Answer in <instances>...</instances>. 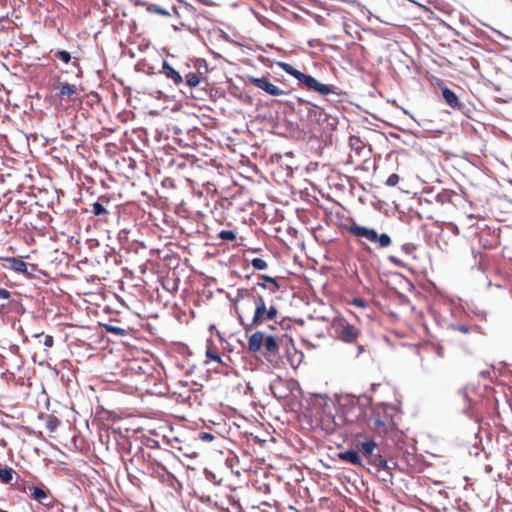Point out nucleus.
<instances>
[{"label":"nucleus","mask_w":512,"mask_h":512,"mask_svg":"<svg viewBox=\"0 0 512 512\" xmlns=\"http://www.w3.org/2000/svg\"><path fill=\"white\" fill-rule=\"evenodd\" d=\"M348 231L358 238H365L372 243H378L379 247L385 248L391 244V237L387 233L378 234L376 229L353 223Z\"/></svg>","instance_id":"f257e3e1"},{"label":"nucleus","mask_w":512,"mask_h":512,"mask_svg":"<svg viewBox=\"0 0 512 512\" xmlns=\"http://www.w3.org/2000/svg\"><path fill=\"white\" fill-rule=\"evenodd\" d=\"M277 315L278 309L275 305H271L270 307H259V310H255L251 323L245 326V331H251L254 327L261 325L266 320H274Z\"/></svg>","instance_id":"f03ea898"},{"label":"nucleus","mask_w":512,"mask_h":512,"mask_svg":"<svg viewBox=\"0 0 512 512\" xmlns=\"http://www.w3.org/2000/svg\"><path fill=\"white\" fill-rule=\"evenodd\" d=\"M311 405L317 409V413L321 415L322 419L328 418L334 420L332 412L333 402L327 395L314 394L311 397Z\"/></svg>","instance_id":"7ed1b4c3"},{"label":"nucleus","mask_w":512,"mask_h":512,"mask_svg":"<svg viewBox=\"0 0 512 512\" xmlns=\"http://www.w3.org/2000/svg\"><path fill=\"white\" fill-rule=\"evenodd\" d=\"M249 82L256 86L257 88L263 90L270 96H280L289 94V91H285L280 89L278 86L274 85L269 81L267 77H249Z\"/></svg>","instance_id":"20e7f679"},{"label":"nucleus","mask_w":512,"mask_h":512,"mask_svg":"<svg viewBox=\"0 0 512 512\" xmlns=\"http://www.w3.org/2000/svg\"><path fill=\"white\" fill-rule=\"evenodd\" d=\"M360 452L363 455L364 463L367 466H370L372 462H375L377 457L381 454L378 444L372 440H366L363 442H359L358 444Z\"/></svg>","instance_id":"39448f33"},{"label":"nucleus","mask_w":512,"mask_h":512,"mask_svg":"<svg viewBox=\"0 0 512 512\" xmlns=\"http://www.w3.org/2000/svg\"><path fill=\"white\" fill-rule=\"evenodd\" d=\"M148 467L151 471V474L161 480L162 482L174 479V475L168 471L165 465H163L160 461L155 458H152L150 454L147 456Z\"/></svg>","instance_id":"423d86ee"},{"label":"nucleus","mask_w":512,"mask_h":512,"mask_svg":"<svg viewBox=\"0 0 512 512\" xmlns=\"http://www.w3.org/2000/svg\"><path fill=\"white\" fill-rule=\"evenodd\" d=\"M269 388L272 395L279 400L286 399L292 392L291 384L281 377L274 379Z\"/></svg>","instance_id":"0eeeda50"},{"label":"nucleus","mask_w":512,"mask_h":512,"mask_svg":"<svg viewBox=\"0 0 512 512\" xmlns=\"http://www.w3.org/2000/svg\"><path fill=\"white\" fill-rule=\"evenodd\" d=\"M360 335V330L354 325L344 322L337 328V338L345 343H354Z\"/></svg>","instance_id":"6e6552de"},{"label":"nucleus","mask_w":512,"mask_h":512,"mask_svg":"<svg viewBox=\"0 0 512 512\" xmlns=\"http://www.w3.org/2000/svg\"><path fill=\"white\" fill-rule=\"evenodd\" d=\"M298 81L304 87L308 88L309 90L315 91L319 94H326L330 92L328 84L320 83L316 78L309 74L301 72Z\"/></svg>","instance_id":"1a4fd4ad"},{"label":"nucleus","mask_w":512,"mask_h":512,"mask_svg":"<svg viewBox=\"0 0 512 512\" xmlns=\"http://www.w3.org/2000/svg\"><path fill=\"white\" fill-rule=\"evenodd\" d=\"M337 458L341 461L351 463L361 468H366L363 458L360 456V452L355 449H347L337 453Z\"/></svg>","instance_id":"9d476101"},{"label":"nucleus","mask_w":512,"mask_h":512,"mask_svg":"<svg viewBox=\"0 0 512 512\" xmlns=\"http://www.w3.org/2000/svg\"><path fill=\"white\" fill-rule=\"evenodd\" d=\"M7 262L9 263L10 268L15 272L31 275L32 272L36 270V266L34 264H28L25 261L15 257L8 258Z\"/></svg>","instance_id":"9b49d317"},{"label":"nucleus","mask_w":512,"mask_h":512,"mask_svg":"<svg viewBox=\"0 0 512 512\" xmlns=\"http://www.w3.org/2000/svg\"><path fill=\"white\" fill-rule=\"evenodd\" d=\"M161 73H163L168 79H171L175 85L184 83V79L181 74L175 70L167 60H163Z\"/></svg>","instance_id":"f8f14e48"},{"label":"nucleus","mask_w":512,"mask_h":512,"mask_svg":"<svg viewBox=\"0 0 512 512\" xmlns=\"http://www.w3.org/2000/svg\"><path fill=\"white\" fill-rule=\"evenodd\" d=\"M441 92L446 104L449 105L451 108L460 110L464 106L459 101L458 96L450 88L444 87Z\"/></svg>","instance_id":"ddd939ff"},{"label":"nucleus","mask_w":512,"mask_h":512,"mask_svg":"<svg viewBox=\"0 0 512 512\" xmlns=\"http://www.w3.org/2000/svg\"><path fill=\"white\" fill-rule=\"evenodd\" d=\"M31 497L42 505L50 504V496L48 490L41 486L30 487Z\"/></svg>","instance_id":"4468645a"},{"label":"nucleus","mask_w":512,"mask_h":512,"mask_svg":"<svg viewBox=\"0 0 512 512\" xmlns=\"http://www.w3.org/2000/svg\"><path fill=\"white\" fill-rule=\"evenodd\" d=\"M264 332L256 331L248 339V349L252 353L259 352L263 346Z\"/></svg>","instance_id":"2eb2a0df"},{"label":"nucleus","mask_w":512,"mask_h":512,"mask_svg":"<svg viewBox=\"0 0 512 512\" xmlns=\"http://www.w3.org/2000/svg\"><path fill=\"white\" fill-rule=\"evenodd\" d=\"M307 116L312 121H316L317 123H320L321 121H324L327 118V115L324 113V110L314 103H312L307 108Z\"/></svg>","instance_id":"dca6fc26"},{"label":"nucleus","mask_w":512,"mask_h":512,"mask_svg":"<svg viewBox=\"0 0 512 512\" xmlns=\"http://www.w3.org/2000/svg\"><path fill=\"white\" fill-rule=\"evenodd\" d=\"M329 90V93L322 95L326 96V100L333 105H337L338 103L342 102L347 96L346 92L337 91L333 85H329Z\"/></svg>","instance_id":"f3484780"},{"label":"nucleus","mask_w":512,"mask_h":512,"mask_svg":"<svg viewBox=\"0 0 512 512\" xmlns=\"http://www.w3.org/2000/svg\"><path fill=\"white\" fill-rule=\"evenodd\" d=\"M370 466L375 468V470L377 472H380V471L385 472L389 478H391L393 476L391 473L392 467L388 465L387 459L384 456H382L381 454L377 457L375 462H372V464Z\"/></svg>","instance_id":"a211bd4d"},{"label":"nucleus","mask_w":512,"mask_h":512,"mask_svg":"<svg viewBox=\"0 0 512 512\" xmlns=\"http://www.w3.org/2000/svg\"><path fill=\"white\" fill-rule=\"evenodd\" d=\"M263 345L265 350L271 355L275 356L277 354L279 345L277 338L273 335L264 336Z\"/></svg>","instance_id":"6ab92c4d"},{"label":"nucleus","mask_w":512,"mask_h":512,"mask_svg":"<svg viewBox=\"0 0 512 512\" xmlns=\"http://www.w3.org/2000/svg\"><path fill=\"white\" fill-rule=\"evenodd\" d=\"M202 80L203 77L201 74L190 72L185 76V86L190 89L197 88L201 84Z\"/></svg>","instance_id":"aec40b11"},{"label":"nucleus","mask_w":512,"mask_h":512,"mask_svg":"<svg viewBox=\"0 0 512 512\" xmlns=\"http://www.w3.org/2000/svg\"><path fill=\"white\" fill-rule=\"evenodd\" d=\"M104 201L108 202V200L105 197H101L98 201H96L92 204L91 212L95 216L101 217L108 213V210L106 209V207L103 204Z\"/></svg>","instance_id":"412c9836"},{"label":"nucleus","mask_w":512,"mask_h":512,"mask_svg":"<svg viewBox=\"0 0 512 512\" xmlns=\"http://www.w3.org/2000/svg\"><path fill=\"white\" fill-rule=\"evenodd\" d=\"M15 475L17 474L11 467L5 466L0 469V481L3 484H11Z\"/></svg>","instance_id":"4be33fe9"},{"label":"nucleus","mask_w":512,"mask_h":512,"mask_svg":"<svg viewBox=\"0 0 512 512\" xmlns=\"http://www.w3.org/2000/svg\"><path fill=\"white\" fill-rule=\"evenodd\" d=\"M102 327L108 333H111V334H114V335H117V336H120V337H125V336H127L129 334L128 329L121 328V327H118V326H115V325H112V324H102Z\"/></svg>","instance_id":"5701e85b"},{"label":"nucleus","mask_w":512,"mask_h":512,"mask_svg":"<svg viewBox=\"0 0 512 512\" xmlns=\"http://www.w3.org/2000/svg\"><path fill=\"white\" fill-rule=\"evenodd\" d=\"M447 330L468 334L471 331V327L466 324L451 322L447 324Z\"/></svg>","instance_id":"b1692460"},{"label":"nucleus","mask_w":512,"mask_h":512,"mask_svg":"<svg viewBox=\"0 0 512 512\" xmlns=\"http://www.w3.org/2000/svg\"><path fill=\"white\" fill-rule=\"evenodd\" d=\"M278 66L285 72L287 73L288 75L290 76H293L295 79L298 80L300 74H301V71H299L298 69L294 68L291 64L289 63H285V62H279L278 63Z\"/></svg>","instance_id":"393cba45"},{"label":"nucleus","mask_w":512,"mask_h":512,"mask_svg":"<svg viewBox=\"0 0 512 512\" xmlns=\"http://www.w3.org/2000/svg\"><path fill=\"white\" fill-rule=\"evenodd\" d=\"M466 309L479 320H486L487 312L476 305L466 304Z\"/></svg>","instance_id":"a878e982"},{"label":"nucleus","mask_w":512,"mask_h":512,"mask_svg":"<svg viewBox=\"0 0 512 512\" xmlns=\"http://www.w3.org/2000/svg\"><path fill=\"white\" fill-rule=\"evenodd\" d=\"M76 93V86L69 83H64L61 85L58 95L62 96H71Z\"/></svg>","instance_id":"bb28decb"},{"label":"nucleus","mask_w":512,"mask_h":512,"mask_svg":"<svg viewBox=\"0 0 512 512\" xmlns=\"http://www.w3.org/2000/svg\"><path fill=\"white\" fill-rule=\"evenodd\" d=\"M147 11L151 12V13L159 14L162 16H170L171 15L167 9L162 8L156 4H149L147 6Z\"/></svg>","instance_id":"cd10ccee"},{"label":"nucleus","mask_w":512,"mask_h":512,"mask_svg":"<svg viewBox=\"0 0 512 512\" xmlns=\"http://www.w3.org/2000/svg\"><path fill=\"white\" fill-rule=\"evenodd\" d=\"M218 238L223 241H234L236 233L233 230H222L218 233Z\"/></svg>","instance_id":"c85d7f7f"},{"label":"nucleus","mask_w":512,"mask_h":512,"mask_svg":"<svg viewBox=\"0 0 512 512\" xmlns=\"http://www.w3.org/2000/svg\"><path fill=\"white\" fill-rule=\"evenodd\" d=\"M248 296H250L255 303V310H259V307H265L266 303L262 295L253 294L252 292H248Z\"/></svg>","instance_id":"c756f323"},{"label":"nucleus","mask_w":512,"mask_h":512,"mask_svg":"<svg viewBox=\"0 0 512 512\" xmlns=\"http://www.w3.org/2000/svg\"><path fill=\"white\" fill-rule=\"evenodd\" d=\"M54 56L64 63H69L72 60L71 54L66 50H57L55 51Z\"/></svg>","instance_id":"7c9ffc66"},{"label":"nucleus","mask_w":512,"mask_h":512,"mask_svg":"<svg viewBox=\"0 0 512 512\" xmlns=\"http://www.w3.org/2000/svg\"><path fill=\"white\" fill-rule=\"evenodd\" d=\"M251 265L256 270H265L268 267L267 262L261 258H253L251 260Z\"/></svg>","instance_id":"2f4dec72"},{"label":"nucleus","mask_w":512,"mask_h":512,"mask_svg":"<svg viewBox=\"0 0 512 512\" xmlns=\"http://www.w3.org/2000/svg\"><path fill=\"white\" fill-rule=\"evenodd\" d=\"M435 200L438 203L444 204L450 200V193L446 190H443L435 196Z\"/></svg>","instance_id":"473e14b6"},{"label":"nucleus","mask_w":512,"mask_h":512,"mask_svg":"<svg viewBox=\"0 0 512 512\" xmlns=\"http://www.w3.org/2000/svg\"><path fill=\"white\" fill-rule=\"evenodd\" d=\"M399 180H400L399 175L396 173H393L387 178L386 185L389 187H394L399 183Z\"/></svg>","instance_id":"72a5a7b5"},{"label":"nucleus","mask_w":512,"mask_h":512,"mask_svg":"<svg viewBox=\"0 0 512 512\" xmlns=\"http://www.w3.org/2000/svg\"><path fill=\"white\" fill-rule=\"evenodd\" d=\"M481 24L489 29H491L495 34H497L500 38L502 39H506V40H510L512 41V37L510 36H507L505 35L504 33H502L500 30H497L496 28L484 23V22H481Z\"/></svg>","instance_id":"f704fd0d"},{"label":"nucleus","mask_w":512,"mask_h":512,"mask_svg":"<svg viewBox=\"0 0 512 512\" xmlns=\"http://www.w3.org/2000/svg\"><path fill=\"white\" fill-rule=\"evenodd\" d=\"M206 357L216 362H222L221 356L218 353L213 352L211 349L206 350Z\"/></svg>","instance_id":"c9c22d12"},{"label":"nucleus","mask_w":512,"mask_h":512,"mask_svg":"<svg viewBox=\"0 0 512 512\" xmlns=\"http://www.w3.org/2000/svg\"><path fill=\"white\" fill-rule=\"evenodd\" d=\"M72 67L76 70V76L78 78L82 77V70L78 62V58L74 57L72 61Z\"/></svg>","instance_id":"e433bc0d"},{"label":"nucleus","mask_w":512,"mask_h":512,"mask_svg":"<svg viewBox=\"0 0 512 512\" xmlns=\"http://www.w3.org/2000/svg\"><path fill=\"white\" fill-rule=\"evenodd\" d=\"M261 278L266 282V283H271L273 284L274 286H276L277 288H279V284H278V280L274 277H271L269 275H261Z\"/></svg>","instance_id":"4c0bfd02"},{"label":"nucleus","mask_w":512,"mask_h":512,"mask_svg":"<svg viewBox=\"0 0 512 512\" xmlns=\"http://www.w3.org/2000/svg\"><path fill=\"white\" fill-rule=\"evenodd\" d=\"M458 396H460L464 401L469 402V394L465 387L458 389L457 391Z\"/></svg>","instance_id":"58836bf2"},{"label":"nucleus","mask_w":512,"mask_h":512,"mask_svg":"<svg viewBox=\"0 0 512 512\" xmlns=\"http://www.w3.org/2000/svg\"><path fill=\"white\" fill-rule=\"evenodd\" d=\"M476 272H477V273H479L481 276H483V277L485 278V281H486V287H487V288H490V287H491V285H492V282H491V280H489V279H488V277H486V276L484 275L483 268H482V266H481L480 264L477 266Z\"/></svg>","instance_id":"ea45409f"},{"label":"nucleus","mask_w":512,"mask_h":512,"mask_svg":"<svg viewBox=\"0 0 512 512\" xmlns=\"http://www.w3.org/2000/svg\"><path fill=\"white\" fill-rule=\"evenodd\" d=\"M199 439L204 440V441H212L215 439V436L208 432H201L199 434Z\"/></svg>","instance_id":"a19ab883"},{"label":"nucleus","mask_w":512,"mask_h":512,"mask_svg":"<svg viewBox=\"0 0 512 512\" xmlns=\"http://www.w3.org/2000/svg\"><path fill=\"white\" fill-rule=\"evenodd\" d=\"M352 304L360 308H365L367 306L366 301L362 298H354Z\"/></svg>","instance_id":"79ce46f5"},{"label":"nucleus","mask_w":512,"mask_h":512,"mask_svg":"<svg viewBox=\"0 0 512 512\" xmlns=\"http://www.w3.org/2000/svg\"><path fill=\"white\" fill-rule=\"evenodd\" d=\"M54 343V339L51 335H46L43 340V345L45 347H52Z\"/></svg>","instance_id":"37998d69"},{"label":"nucleus","mask_w":512,"mask_h":512,"mask_svg":"<svg viewBox=\"0 0 512 512\" xmlns=\"http://www.w3.org/2000/svg\"><path fill=\"white\" fill-rule=\"evenodd\" d=\"M11 297V293L4 288H0V299H9Z\"/></svg>","instance_id":"c03bdc74"},{"label":"nucleus","mask_w":512,"mask_h":512,"mask_svg":"<svg viewBox=\"0 0 512 512\" xmlns=\"http://www.w3.org/2000/svg\"><path fill=\"white\" fill-rule=\"evenodd\" d=\"M59 424V421L58 419L54 418L53 421H49V424H48V428L50 431H54L57 427V425Z\"/></svg>","instance_id":"a18cd8bd"},{"label":"nucleus","mask_w":512,"mask_h":512,"mask_svg":"<svg viewBox=\"0 0 512 512\" xmlns=\"http://www.w3.org/2000/svg\"><path fill=\"white\" fill-rule=\"evenodd\" d=\"M297 102H298L299 105H304L307 108L312 104V102L307 101V100H305L303 98H300V97H297Z\"/></svg>","instance_id":"49530a36"},{"label":"nucleus","mask_w":512,"mask_h":512,"mask_svg":"<svg viewBox=\"0 0 512 512\" xmlns=\"http://www.w3.org/2000/svg\"><path fill=\"white\" fill-rule=\"evenodd\" d=\"M381 480H382L383 482H390L391 484L393 483V482H392V477H391V478H389L385 472H384L383 477L381 478Z\"/></svg>","instance_id":"de8ad7c7"},{"label":"nucleus","mask_w":512,"mask_h":512,"mask_svg":"<svg viewBox=\"0 0 512 512\" xmlns=\"http://www.w3.org/2000/svg\"><path fill=\"white\" fill-rule=\"evenodd\" d=\"M470 408H471V405H470V404H468L467 406H465V407L463 408V413H464L465 415L469 416Z\"/></svg>","instance_id":"09e8293b"},{"label":"nucleus","mask_w":512,"mask_h":512,"mask_svg":"<svg viewBox=\"0 0 512 512\" xmlns=\"http://www.w3.org/2000/svg\"><path fill=\"white\" fill-rule=\"evenodd\" d=\"M389 260H390L391 262H393V263H396V264H398V263H399V260H398L395 256H390V257H389Z\"/></svg>","instance_id":"8fccbe9b"},{"label":"nucleus","mask_w":512,"mask_h":512,"mask_svg":"<svg viewBox=\"0 0 512 512\" xmlns=\"http://www.w3.org/2000/svg\"><path fill=\"white\" fill-rule=\"evenodd\" d=\"M256 285H257L258 287L263 288V289H265V288L267 287V285H266V282H265V281H264V282H258Z\"/></svg>","instance_id":"3c124183"},{"label":"nucleus","mask_w":512,"mask_h":512,"mask_svg":"<svg viewBox=\"0 0 512 512\" xmlns=\"http://www.w3.org/2000/svg\"><path fill=\"white\" fill-rule=\"evenodd\" d=\"M238 318H239L240 323H241V324L243 325V327L245 328V326H246L247 324H245V323H244V321H243V317L239 314Z\"/></svg>","instance_id":"603ef678"},{"label":"nucleus","mask_w":512,"mask_h":512,"mask_svg":"<svg viewBox=\"0 0 512 512\" xmlns=\"http://www.w3.org/2000/svg\"><path fill=\"white\" fill-rule=\"evenodd\" d=\"M329 125L331 126L332 129H335L336 128V119H333V122L329 123Z\"/></svg>","instance_id":"864d4df0"},{"label":"nucleus","mask_w":512,"mask_h":512,"mask_svg":"<svg viewBox=\"0 0 512 512\" xmlns=\"http://www.w3.org/2000/svg\"><path fill=\"white\" fill-rule=\"evenodd\" d=\"M152 443L153 444L151 445V447H153V448L159 446V443L157 441H155V440H153Z\"/></svg>","instance_id":"5fc2aeb1"},{"label":"nucleus","mask_w":512,"mask_h":512,"mask_svg":"<svg viewBox=\"0 0 512 512\" xmlns=\"http://www.w3.org/2000/svg\"><path fill=\"white\" fill-rule=\"evenodd\" d=\"M362 352H363V346L359 345L358 346V355L361 354Z\"/></svg>","instance_id":"6e6d98bb"},{"label":"nucleus","mask_w":512,"mask_h":512,"mask_svg":"<svg viewBox=\"0 0 512 512\" xmlns=\"http://www.w3.org/2000/svg\"><path fill=\"white\" fill-rule=\"evenodd\" d=\"M376 424L383 425L384 423L380 419H378V420H376Z\"/></svg>","instance_id":"4d7b16f0"},{"label":"nucleus","mask_w":512,"mask_h":512,"mask_svg":"<svg viewBox=\"0 0 512 512\" xmlns=\"http://www.w3.org/2000/svg\"><path fill=\"white\" fill-rule=\"evenodd\" d=\"M192 96H193V98H196V99H202L201 96H197V95H193V94H192Z\"/></svg>","instance_id":"13d9d810"},{"label":"nucleus","mask_w":512,"mask_h":512,"mask_svg":"<svg viewBox=\"0 0 512 512\" xmlns=\"http://www.w3.org/2000/svg\"><path fill=\"white\" fill-rule=\"evenodd\" d=\"M164 454H166V455H170L171 453H170V451L165 450V451H164Z\"/></svg>","instance_id":"bf43d9fd"},{"label":"nucleus","mask_w":512,"mask_h":512,"mask_svg":"<svg viewBox=\"0 0 512 512\" xmlns=\"http://www.w3.org/2000/svg\"><path fill=\"white\" fill-rule=\"evenodd\" d=\"M376 384H372V389L375 390L376 389Z\"/></svg>","instance_id":"052dcab7"}]
</instances>
